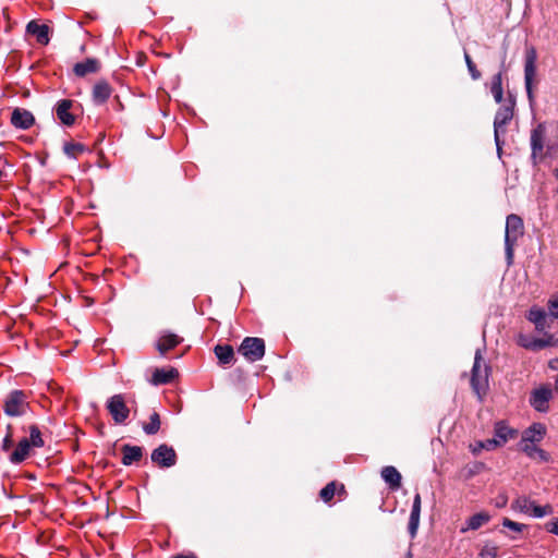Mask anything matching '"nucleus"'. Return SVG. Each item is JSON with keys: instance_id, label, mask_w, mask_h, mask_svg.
I'll use <instances>...</instances> for the list:
<instances>
[{"instance_id": "obj_1", "label": "nucleus", "mask_w": 558, "mask_h": 558, "mask_svg": "<svg viewBox=\"0 0 558 558\" xmlns=\"http://www.w3.org/2000/svg\"><path fill=\"white\" fill-rule=\"evenodd\" d=\"M523 231L524 226L522 218L515 214L509 215L506 220L505 232V253L508 266L513 263L514 246L519 238L523 235Z\"/></svg>"}, {"instance_id": "obj_2", "label": "nucleus", "mask_w": 558, "mask_h": 558, "mask_svg": "<svg viewBox=\"0 0 558 558\" xmlns=\"http://www.w3.org/2000/svg\"><path fill=\"white\" fill-rule=\"evenodd\" d=\"M489 373L490 366L484 362L482 351L477 349L472 367L471 386L480 399L487 391Z\"/></svg>"}, {"instance_id": "obj_3", "label": "nucleus", "mask_w": 558, "mask_h": 558, "mask_svg": "<svg viewBox=\"0 0 558 558\" xmlns=\"http://www.w3.org/2000/svg\"><path fill=\"white\" fill-rule=\"evenodd\" d=\"M514 106L515 100L510 95L507 102L497 110L494 119V138L497 147V153L499 156L501 155V146L504 144L502 141L500 140V134H504L506 132L507 124L512 120Z\"/></svg>"}, {"instance_id": "obj_4", "label": "nucleus", "mask_w": 558, "mask_h": 558, "mask_svg": "<svg viewBox=\"0 0 558 558\" xmlns=\"http://www.w3.org/2000/svg\"><path fill=\"white\" fill-rule=\"evenodd\" d=\"M536 49L532 46L526 47L524 58V86L531 106L534 104L533 88L535 85L538 84V80L536 76Z\"/></svg>"}, {"instance_id": "obj_5", "label": "nucleus", "mask_w": 558, "mask_h": 558, "mask_svg": "<svg viewBox=\"0 0 558 558\" xmlns=\"http://www.w3.org/2000/svg\"><path fill=\"white\" fill-rule=\"evenodd\" d=\"M28 402L26 393L22 390L11 391L3 401V411L8 416L17 417L26 413Z\"/></svg>"}, {"instance_id": "obj_6", "label": "nucleus", "mask_w": 558, "mask_h": 558, "mask_svg": "<svg viewBox=\"0 0 558 558\" xmlns=\"http://www.w3.org/2000/svg\"><path fill=\"white\" fill-rule=\"evenodd\" d=\"M238 352L248 362H257L265 355V341L257 337H246L240 344Z\"/></svg>"}, {"instance_id": "obj_7", "label": "nucleus", "mask_w": 558, "mask_h": 558, "mask_svg": "<svg viewBox=\"0 0 558 558\" xmlns=\"http://www.w3.org/2000/svg\"><path fill=\"white\" fill-rule=\"evenodd\" d=\"M106 408L116 424H123L130 415V409L121 393L110 397L107 400Z\"/></svg>"}, {"instance_id": "obj_8", "label": "nucleus", "mask_w": 558, "mask_h": 558, "mask_svg": "<svg viewBox=\"0 0 558 558\" xmlns=\"http://www.w3.org/2000/svg\"><path fill=\"white\" fill-rule=\"evenodd\" d=\"M151 461L161 469H168L177 463L175 450L167 444H161L155 448L150 456Z\"/></svg>"}, {"instance_id": "obj_9", "label": "nucleus", "mask_w": 558, "mask_h": 558, "mask_svg": "<svg viewBox=\"0 0 558 558\" xmlns=\"http://www.w3.org/2000/svg\"><path fill=\"white\" fill-rule=\"evenodd\" d=\"M546 138V126L539 123L531 131V158L533 162L536 165L544 156V144Z\"/></svg>"}, {"instance_id": "obj_10", "label": "nucleus", "mask_w": 558, "mask_h": 558, "mask_svg": "<svg viewBox=\"0 0 558 558\" xmlns=\"http://www.w3.org/2000/svg\"><path fill=\"white\" fill-rule=\"evenodd\" d=\"M551 398L553 391L549 387H539L531 392L530 404L537 412L546 413Z\"/></svg>"}, {"instance_id": "obj_11", "label": "nucleus", "mask_w": 558, "mask_h": 558, "mask_svg": "<svg viewBox=\"0 0 558 558\" xmlns=\"http://www.w3.org/2000/svg\"><path fill=\"white\" fill-rule=\"evenodd\" d=\"M73 104L71 99H61L54 106L53 110L57 118L65 126H72L75 123V117L70 111Z\"/></svg>"}, {"instance_id": "obj_12", "label": "nucleus", "mask_w": 558, "mask_h": 558, "mask_svg": "<svg viewBox=\"0 0 558 558\" xmlns=\"http://www.w3.org/2000/svg\"><path fill=\"white\" fill-rule=\"evenodd\" d=\"M11 123L16 129L27 130L35 123V118L31 111L15 108L11 114Z\"/></svg>"}, {"instance_id": "obj_13", "label": "nucleus", "mask_w": 558, "mask_h": 558, "mask_svg": "<svg viewBox=\"0 0 558 558\" xmlns=\"http://www.w3.org/2000/svg\"><path fill=\"white\" fill-rule=\"evenodd\" d=\"M545 434L546 427L542 423H534L523 432L519 446L539 442Z\"/></svg>"}, {"instance_id": "obj_14", "label": "nucleus", "mask_w": 558, "mask_h": 558, "mask_svg": "<svg viewBox=\"0 0 558 558\" xmlns=\"http://www.w3.org/2000/svg\"><path fill=\"white\" fill-rule=\"evenodd\" d=\"M495 437L492 438L496 441L497 447L504 446L509 439L517 436L518 430L509 427L504 421H499L495 424Z\"/></svg>"}, {"instance_id": "obj_15", "label": "nucleus", "mask_w": 558, "mask_h": 558, "mask_svg": "<svg viewBox=\"0 0 558 558\" xmlns=\"http://www.w3.org/2000/svg\"><path fill=\"white\" fill-rule=\"evenodd\" d=\"M179 376V372L174 367L156 368L153 373L150 383L155 386L167 385L172 383Z\"/></svg>"}, {"instance_id": "obj_16", "label": "nucleus", "mask_w": 558, "mask_h": 558, "mask_svg": "<svg viewBox=\"0 0 558 558\" xmlns=\"http://www.w3.org/2000/svg\"><path fill=\"white\" fill-rule=\"evenodd\" d=\"M421 495L417 493L414 496L413 505L409 518V525L408 530L411 535V537H414L417 533V529L420 525V515H421Z\"/></svg>"}, {"instance_id": "obj_17", "label": "nucleus", "mask_w": 558, "mask_h": 558, "mask_svg": "<svg viewBox=\"0 0 558 558\" xmlns=\"http://www.w3.org/2000/svg\"><path fill=\"white\" fill-rule=\"evenodd\" d=\"M526 318L535 325V329L539 332L544 331L546 328L549 327V325L547 324L548 315L541 307H531Z\"/></svg>"}, {"instance_id": "obj_18", "label": "nucleus", "mask_w": 558, "mask_h": 558, "mask_svg": "<svg viewBox=\"0 0 558 558\" xmlns=\"http://www.w3.org/2000/svg\"><path fill=\"white\" fill-rule=\"evenodd\" d=\"M183 339L175 333L165 332L160 336L157 342V350L161 355H165L168 351L179 345Z\"/></svg>"}, {"instance_id": "obj_19", "label": "nucleus", "mask_w": 558, "mask_h": 558, "mask_svg": "<svg viewBox=\"0 0 558 558\" xmlns=\"http://www.w3.org/2000/svg\"><path fill=\"white\" fill-rule=\"evenodd\" d=\"M100 69V62L95 58H87L82 62H77L74 68L73 72L78 77H84L87 74L96 73Z\"/></svg>"}, {"instance_id": "obj_20", "label": "nucleus", "mask_w": 558, "mask_h": 558, "mask_svg": "<svg viewBox=\"0 0 558 558\" xmlns=\"http://www.w3.org/2000/svg\"><path fill=\"white\" fill-rule=\"evenodd\" d=\"M26 32L36 36L40 45H48L49 43V26L46 24H38L36 21H31L26 25Z\"/></svg>"}, {"instance_id": "obj_21", "label": "nucleus", "mask_w": 558, "mask_h": 558, "mask_svg": "<svg viewBox=\"0 0 558 558\" xmlns=\"http://www.w3.org/2000/svg\"><path fill=\"white\" fill-rule=\"evenodd\" d=\"M122 451V464L123 465H131L134 462H137L143 457V448L140 446H132V445H123L121 448Z\"/></svg>"}, {"instance_id": "obj_22", "label": "nucleus", "mask_w": 558, "mask_h": 558, "mask_svg": "<svg viewBox=\"0 0 558 558\" xmlns=\"http://www.w3.org/2000/svg\"><path fill=\"white\" fill-rule=\"evenodd\" d=\"M31 441L27 438H22L15 450L10 454V462L13 464L22 463L29 454Z\"/></svg>"}, {"instance_id": "obj_23", "label": "nucleus", "mask_w": 558, "mask_h": 558, "mask_svg": "<svg viewBox=\"0 0 558 558\" xmlns=\"http://www.w3.org/2000/svg\"><path fill=\"white\" fill-rule=\"evenodd\" d=\"M214 352L220 365H230L235 362L234 350L230 344H217Z\"/></svg>"}, {"instance_id": "obj_24", "label": "nucleus", "mask_w": 558, "mask_h": 558, "mask_svg": "<svg viewBox=\"0 0 558 558\" xmlns=\"http://www.w3.org/2000/svg\"><path fill=\"white\" fill-rule=\"evenodd\" d=\"M111 92V87L106 81L97 82L93 88L94 102L97 105L105 104L109 99Z\"/></svg>"}, {"instance_id": "obj_25", "label": "nucleus", "mask_w": 558, "mask_h": 558, "mask_svg": "<svg viewBox=\"0 0 558 558\" xmlns=\"http://www.w3.org/2000/svg\"><path fill=\"white\" fill-rule=\"evenodd\" d=\"M381 477L391 489H398L401 486L402 477L395 466L388 465L383 468Z\"/></svg>"}, {"instance_id": "obj_26", "label": "nucleus", "mask_w": 558, "mask_h": 558, "mask_svg": "<svg viewBox=\"0 0 558 558\" xmlns=\"http://www.w3.org/2000/svg\"><path fill=\"white\" fill-rule=\"evenodd\" d=\"M520 449L531 459L538 460L541 462H549L550 456L548 452L537 447L535 444H527L520 446Z\"/></svg>"}, {"instance_id": "obj_27", "label": "nucleus", "mask_w": 558, "mask_h": 558, "mask_svg": "<svg viewBox=\"0 0 558 558\" xmlns=\"http://www.w3.org/2000/svg\"><path fill=\"white\" fill-rule=\"evenodd\" d=\"M504 69V62L501 63V70L495 74L492 78L490 83V92L494 96V99L496 102L500 104L504 99V90H502V72Z\"/></svg>"}, {"instance_id": "obj_28", "label": "nucleus", "mask_w": 558, "mask_h": 558, "mask_svg": "<svg viewBox=\"0 0 558 558\" xmlns=\"http://www.w3.org/2000/svg\"><path fill=\"white\" fill-rule=\"evenodd\" d=\"M490 520V515L487 512H478L469 518L466 526L461 529V532L469 530L476 531Z\"/></svg>"}, {"instance_id": "obj_29", "label": "nucleus", "mask_w": 558, "mask_h": 558, "mask_svg": "<svg viewBox=\"0 0 558 558\" xmlns=\"http://www.w3.org/2000/svg\"><path fill=\"white\" fill-rule=\"evenodd\" d=\"M160 416L157 412H153L149 422L143 424V430L146 435H155L160 429Z\"/></svg>"}, {"instance_id": "obj_30", "label": "nucleus", "mask_w": 558, "mask_h": 558, "mask_svg": "<svg viewBox=\"0 0 558 558\" xmlns=\"http://www.w3.org/2000/svg\"><path fill=\"white\" fill-rule=\"evenodd\" d=\"M533 504L534 501L529 499L527 497H524V496H521V497H518L513 502H512V509L513 510H518L522 513H531V510H532V507H533Z\"/></svg>"}, {"instance_id": "obj_31", "label": "nucleus", "mask_w": 558, "mask_h": 558, "mask_svg": "<svg viewBox=\"0 0 558 558\" xmlns=\"http://www.w3.org/2000/svg\"><path fill=\"white\" fill-rule=\"evenodd\" d=\"M64 154L70 158H77L86 150V147L81 143H65L63 146Z\"/></svg>"}, {"instance_id": "obj_32", "label": "nucleus", "mask_w": 558, "mask_h": 558, "mask_svg": "<svg viewBox=\"0 0 558 558\" xmlns=\"http://www.w3.org/2000/svg\"><path fill=\"white\" fill-rule=\"evenodd\" d=\"M27 439L31 441V446L35 448H41L45 445L44 439L41 437V432L39 430L37 425L29 426V438Z\"/></svg>"}, {"instance_id": "obj_33", "label": "nucleus", "mask_w": 558, "mask_h": 558, "mask_svg": "<svg viewBox=\"0 0 558 558\" xmlns=\"http://www.w3.org/2000/svg\"><path fill=\"white\" fill-rule=\"evenodd\" d=\"M497 448L496 441L490 439L477 441L472 448L473 453L477 454L482 450H494Z\"/></svg>"}, {"instance_id": "obj_34", "label": "nucleus", "mask_w": 558, "mask_h": 558, "mask_svg": "<svg viewBox=\"0 0 558 558\" xmlns=\"http://www.w3.org/2000/svg\"><path fill=\"white\" fill-rule=\"evenodd\" d=\"M551 513L553 507L550 505L538 506L534 502L530 514L534 518H543Z\"/></svg>"}, {"instance_id": "obj_35", "label": "nucleus", "mask_w": 558, "mask_h": 558, "mask_svg": "<svg viewBox=\"0 0 558 558\" xmlns=\"http://www.w3.org/2000/svg\"><path fill=\"white\" fill-rule=\"evenodd\" d=\"M464 60H465V64L468 66V70H469V73L471 75V77L474 80V81H477L481 78L482 74L481 72L477 70L475 63L473 62L472 58L470 57V54L468 53V51H464Z\"/></svg>"}, {"instance_id": "obj_36", "label": "nucleus", "mask_w": 558, "mask_h": 558, "mask_svg": "<svg viewBox=\"0 0 558 558\" xmlns=\"http://www.w3.org/2000/svg\"><path fill=\"white\" fill-rule=\"evenodd\" d=\"M498 547L493 544H485L477 558H497Z\"/></svg>"}, {"instance_id": "obj_37", "label": "nucleus", "mask_w": 558, "mask_h": 558, "mask_svg": "<svg viewBox=\"0 0 558 558\" xmlns=\"http://www.w3.org/2000/svg\"><path fill=\"white\" fill-rule=\"evenodd\" d=\"M335 493H336V485L333 482L331 483H328L319 493V496L320 498L325 501V502H328L330 501L333 496H335Z\"/></svg>"}, {"instance_id": "obj_38", "label": "nucleus", "mask_w": 558, "mask_h": 558, "mask_svg": "<svg viewBox=\"0 0 558 558\" xmlns=\"http://www.w3.org/2000/svg\"><path fill=\"white\" fill-rule=\"evenodd\" d=\"M13 446V427L12 425L7 426V434L2 440L1 448L3 451H9Z\"/></svg>"}, {"instance_id": "obj_39", "label": "nucleus", "mask_w": 558, "mask_h": 558, "mask_svg": "<svg viewBox=\"0 0 558 558\" xmlns=\"http://www.w3.org/2000/svg\"><path fill=\"white\" fill-rule=\"evenodd\" d=\"M502 526L509 529L510 531L514 533H521L523 529L525 527L524 524L514 522L508 518H505L502 520Z\"/></svg>"}, {"instance_id": "obj_40", "label": "nucleus", "mask_w": 558, "mask_h": 558, "mask_svg": "<svg viewBox=\"0 0 558 558\" xmlns=\"http://www.w3.org/2000/svg\"><path fill=\"white\" fill-rule=\"evenodd\" d=\"M546 348V343L543 338H533L532 344H524V349L538 351Z\"/></svg>"}, {"instance_id": "obj_41", "label": "nucleus", "mask_w": 558, "mask_h": 558, "mask_svg": "<svg viewBox=\"0 0 558 558\" xmlns=\"http://www.w3.org/2000/svg\"><path fill=\"white\" fill-rule=\"evenodd\" d=\"M548 310L550 317L558 318V295L548 301Z\"/></svg>"}, {"instance_id": "obj_42", "label": "nucleus", "mask_w": 558, "mask_h": 558, "mask_svg": "<svg viewBox=\"0 0 558 558\" xmlns=\"http://www.w3.org/2000/svg\"><path fill=\"white\" fill-rule=\"evenodd\" d=\"M543 339H544V342L546 343V348L558 345V341L556 340V335L545 333V337Z\"/></svg>"}, {"instance_id": "obj_43", "label": "nucleus", "mask_w": 558, "mask_h": 558, "mask_svg": "<svg viewBox=\"0 0 558 558\" xmlns=\"http://www.w3.org/2000/svg\"><path fill=\"white\" fill-rule=\"evenodd\" d=\"M546 530L558 536V519L547 522Z\"/></svg>"}, {"instance_id": "obj_44", "label": "nucleus", "mask_w": 558, "mask_h": 558, "mask_svg": "<svg viewBox=\"0 0 558 558\" xmlns=\"http://www.w3.org/2000/svg\"><path fill=\"white\" fill-rule=\"evenodd\" d=\"M533 338H530L525 335H519L518 337V344L522 348H524V344H532Z\"/></svg>"}, {"instance_id": "obj_45", "label": "nucleus", "mask_w": 558, "mask_h": 558, "mask_svg": "<svg viewBox=\"0 0 558 558\" xmlns=\"http://www.w3.org/2000/svg\"><path fill=\"white\" fill-rule=\"evenodd\" d=\"M507 504V497L506 496H500L496 502V506L497 507H504L506 506Z\"/></svg>"}, {"instance_id": "obj_46", "label": "nucleus", "mask_w": 558, "mask_h": 558, "mask_svg": "<svg viewBox=\"0 0 558 558\" xmlns=\"http://www.w3.org/2000/svg\"><path fill=\"white\" fill-rule=\"evenodd\" d=\"M172 558H197L195 555L191 554V555H177V556H173Z\"/></svg>"}, {"instance_id": "obj_47", "label": "nucleus", "mask_w": 558, "mask_h": 558, "mask_svg": "<svg viewBox=\"0 0 558 558\" xmlns=\"http://www.w3.org/2000/svg\"><path fill=\"white\" fill-rule=\"evenodd\" d=\"M555 389H556V391H558V376H557V379H556V383H555Z\"/></svg>"}, {"instance_id": "obj_48", "label": "nucleus", "mask_w": 558, "mask_h": 558, "mask_svg": "<svg viewBox=\"0 0 558 558\" xmlns=\"http://www.w3.org/2000/svg\"><path fill=\"white\" fill-rule=\"evenodd\" d=\"M557 175H558V170H557Z\"/></svg>"}]
</instances>
